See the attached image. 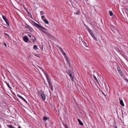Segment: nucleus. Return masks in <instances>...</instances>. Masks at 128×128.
<instances>
[{"label": "nucleus", "mask_w": 128, "mask_h": 128, "mask_svg": "<svg viewBox=\"0 0 128 128\" xmlns=\"http://www.w3.org/2000/svg\"><path fill=\"white\" fill-rule=\"evenodd\" d=\"M33 25L35 26L36 27H37V28H38L39 30H40L42 31V32H43L45 33L46 34H47V32H46V31L44 30H43L42 29H40V28H41L43 29L44 30H47L45 28H44L42 26L40 25H38V24L37 23H36L35 22H34V21H32V24Z\"/></svg>", "instance_id": "1"}, {"label": "nucleus", "mask_w": 128, "mask_h": 128, "mask_svg": "<svg viewBox=\"0 0 128 128\" xmlns=\"http://www.w3.org/2000/svg\"><path fill=\"white\" fill-rule=\"evenodd\" d=\"M23 40L26 42H27L28 41V37L27 36H24V37Z\"/></svg>", "instance_id": "2"}, {"label": "nucleus", "mask_w": 128, "mask_h": 128, "mask_svg": "<svg viewBox=\"0 0 128 128\" xmlns=\"http://www.w3.org/2000/svg\"><path fill=\"white\" fill-rule=\"evenodd\" d=\"M18 97H19L22 100H23L26 103L27 102V101L24 98H23L22 96L18 95Z\"/></svg>", "instance_id": "3"}, {"label": "nucleus", "mask_w": 128, "mask_h": 128, "mask_svg": "<svg viewBox=\"0 0 128 128\" xmlns=\"http://www.w3.org/2000/svg\"><path fill=\"white\" fill-rule=\"evenodd\" d=\"M40 96L43 100H45L46 99V96L43 94H40Z\"/></svg>", "instance_id": "4"}, {"label": "nucleus", "mask_w": 128, "mask_h": 128, "mask_svg": "<svg viewBox=\"0 0 128 128\" xmlns=\"http://www.w3.org/2000/svg\"><path fill=\"white\" fill-rule=\"evenodd\" d=\"M84 24L86 28L88 30L89 32H91V30L89 28H88V26H87L85 24Z\"/></svg>", "instance_id": "5"}, {"label": "nucleus", "mask_w": 128, "mask_h": 128, "mask_svg": "<svg viewBox=\"0 0 128 128\" xmlns=\"http://www.w3.org/2000/svg\"><path fill=\"white\" fill-rule=\"evenodd\" d=\"M27 28L29 29L31 32H32L34 30L33 28L29 25L27 26Z\"/></svg>", "instance_id": "6"}, {"label": "nucleus", "mask_w": 128, "mask_h": 128, "mask_svg": "<svg viewBox=\"0 0 128 128\" xmlns=\"http://www.w3.org/2000/svg\"><path fill=\"white\" fill-rule=\"evenodd\" d=\"M120 104L122 106H124V103L123 100H120Z\"/></svg>", "instance_id": "7"}, {"label": "nucleus", "mask_w": 128, "mask_h": 128, "mask_svg": "<svg viewBox=\"0 0 128 128\" xmlns=\"http://www.w3.org/2000/svg\"><path fill=\"white\" fill-rule=\"evenodd\" d=\"M78 120L79 122V124L81 126H83V122L79 119H78Z\"/></svg>", "instance_id": "8"}, {"label": "nucleus", "mask_w": 128, "mask_h": 128, "mask_svg": "<svg viewBox=\"0 0 128 128\" xmlns=\"http://www.w3.org/2000/svg\"><path fill=\"white\" fill-rule=\"evenodd\" d=\"M89 33L90 34L91 36H92V37L93 38H94L95 39V36L93 34V33L92 32L91 30V32H89Z\"/></svg>", "instance_id": "9"}, {"label": "nucleus", "mask_w": 128, "mask_h": 128, "mask_svg": "<svg viewBox=\"0 0 128 128\" xmlns=\"http://www.w3.org/2000/svg\"><path fill=\"white\" fill-rule=\"evenodd\" d=\"M49 119V118H48L46 116L44 117L43 118V120L44 121H46V120H48Z\"/></svg>", "instance_id": "10"}, {"label": "nucleus", "mask_w": 128, "mask_h": 128, "mask_svg": "<svg viewBox=\"0 0 128 128\" xmlns=\"http://www.w3.org/2000/svg\"><path fill=\"white\" fill-rule=\"evenodd\" d=\"M65 58L66 60V61L68 62V64L69 65H70V62H69V60L68 59V57H67V56H66L65 57Z\"/></svg>", "instance_id": "11"}, {"label": "nucleus", "mask_w": 128, "mask_h": 128, "mask_svg": "<svg viewBox=\"0 0 128 128\" xmlns=\"http://www.w3.org/2000/svg\"><path fill=\"white\" fill-rule=\"evenodd\" d=\"M118 72L121 76H123L124 74L122 73V71L121 70L118 71Z\"/></svg>", "instance_id": "12"}, {"label": "nucleus", "mask_w": 128, "mask_h": 128, "mask_svg": "<svg viewBox=\"0 0 128 128\" xmlns=\"http://www.w3.org/2000/svg\"><path fill=\"white\" fill-rule=\"evenodd\" d=\"M72 74H69L68 75L70 76L72 80H73V79L74 78V77H73V76H72Z\"/></svg>", "instance_id": "13"}, {"label": "nucleus", "mask_w": 128, "mask_h": 128, "mask_svg": "<svg viewBox=\"0 0 128 128\" xmlns=\"http://www.w3.org/2000/svg\"><path fill=\"white\" fill-rule=\"evenodd\" d=\"M48 83L50 86H52V83L50 80L48 81Z\"/></svg>", "instance_id": "14"}, {"label": "nucleus", "mask_w": 128, "mask_h": 128, "mask_svg": "<svg viewBox=\"0 0 128 128\" xmlns=\"http://www.w3.org/2000/svg\"><path fill=\"white\" fill-rule=\"evenodd\" d=\"M33 48L34 49L36 50L38 49V48L37 46L36 45H34L33 46Z\"/></svg>", "instance_id": "15"}, {"label": "nucleus", "mask_w": 128, "mask_h": 128, "mask_svg": "<svg viewBox=\"0 0 128 128\" xmlns=\"http://www.w3.org/2000/svg\"><path fill=\"white\" fill-rule=\"evenodd\" d=\"M93 76L94 78V79L98 83V80L96 76L94 75H93Z\"/></svg>", "instance_id": "16"}, {"label": "nucleus", "mask_w": 128, "mask_h": 128, "mask_svg": "<svg viewBox=\"0 0 128 128\" xmlns=\"http://www.w3.org/2000/svg\"><path fill=\"white\" fill-rule=\"evenodd\" d=\"M7 126L9 128H15L14 127L11 125H8Z\"/></svg>", "instance_id": "17"}, {"label": "nucleus", "mask_w": 128, "mask_h": 128, "mask_svg": "<svg viewBox=\"0 0 128 128\" xmlns=\"http://www.w3.org/2000/svg\"><path fill=\"white\" fill-rule=\"evenodd\" d=\"M83 44L84 45V46L86 47H88L87 44V42H83Z\"/></svg>", "instance_id": "18"}, {"label": "nucleus", "mask_w": 128, "mask_h": 128, "mask_svg": "<svg viewBox=\"0 0 128 128\" xmlns=\"http://www.w3.org/2000/svg\"><path fill=\"white\" fill-rule=\"evenodd\" d=\"M44 21L46 24H48L49 23V22L47 19L44 20Z\"/></svg>", "instance_id": "19"}, {"label": "nucleus", "mask_w": 128, "mask_h": 128, "mask_svg": "<svg viewBox=\"0 0 128 128\" xmlns=\"http://www.w3.org/2000/svg\"><path fill=\"white\" fill-rule=\"evenodd\" d=\"M110 15V16H112L113 15V13L112 12L110 11H109Z\"/></svg>", "instance_id": "20"}, {"label": "nucleus", "mask_w": 128, "mask_h": 128, "mask_svg": "<svg viewBox=\"0 0 128 128\" xmlns=\"http://www.w3.org/2000/svg\"><path fill=\"white\" fill-rule=\"evenodd\" d=\"M72 72L70 70H68V74H72Z\"/></svg>", "instance_id": "21"}, {"label": "nucleus", "mask_w": 128, "mask_h": 128, "mask_svg": "<svg viewBox=\"0 0 128 128\" xmlns=\"http://www.w3.org/2000/svg\"><path fill=\"white\" fill-rule=\"evenodd\" d=\"M1 15L2 16V18L4 20L6 19V17L3 15L2 14H1Z\"/></svg>", "instance_id": "22"}, {"label": "nucleus", "mask_w": 128, "mask_h": 128, "mask_svg": "<svg viewBox=\"0 0 128 128\" xmlns=\"http://www.w3.org/2000/svg\"><path fill=\"white\" fill-rule=\"evenodd\" d=\"M24 9L26 10V11L28 13V14H30V12H28V9L27 8H24Z\"/></svg>", "instance_id": "23"}, {"label": "nucleus", "mask_w": 128, "mask_h": 128, "mask_svg": "<svg viewBox=\"0 0 128 128\" xmlns=\"http://www.w3.org/2000/svg\"><path fill=\"white\" fill-rule=\"evenodd\" d=\"M42 18V20L44 21V20H45L46 19L44 16V15L42 16H41Z\"/></svg>", "instance_id": "24"}, {"label": "nucleus", "mask_w": 128, "mask_h": 128, "mask_svg": "<svg viewBox=\"0 0 128 128\" xmlns=\"http://www.w3.org/2000/svg\"><path fill=\"white\" fill-rule=\"evenodd\" d=\"M4 34H5L9 38H11V37H10V36L8 34H7V33H4Z\"/></svg>", "instance_id": "25"}, {"label": "nucleus", "mask_w": 128, "mask_h": 128, "mask_svg": "<svg viewBox=\"0 0 128 128\" xmlns=\"http://www.w3.org/2000/svg\"><path fill=\"white\" fill-rule=\"evenodd\" d=\"M104 85L105 86V88L106 89H108V87H107V86L106 83L105 82H104Z\"/></svg>", "instance_id": "26"}, {"label": "nucleus", "mask_w": 128, "mask_h": 128, "mask_svg": "<svg viewBox=\"0 0 128 128\" xmlns=\"http://www.w3.org/2000/svg\"><path fill=\"white\" fill-rule=\"evenodd\" d=\"M7 86H8V87L10 88V89H12V88L10 86L9 84L8 83H7Z\"/></svg>", "instance_id": "27"}, {"label": "nucleus", "mask_w": 128, "mask_h": 128, "mask_svg": "<svg viewBox=\"0 0 128 128\" xmlns=\"http://www.w3.org/2000/svg\"><path fill=\"white\" fill-rule=\"evenodd\" d=\"M60 51L62 52V53H63L64 52V50H62V48L61 47H60Z\"/></svg>", "instance_id": "28"}, {"label": "nucleus", "mask_w": 128, "mask_h": 128, "mask_svg": "<svg viewBox=\"0 0 128 128\" xmlns=\"http://www.w3.org/2000/svg\"><path fill=\"white\" fill-rule=\"evenodd\" d=\"M6 24H7V25L8 26H10V24H9V22L8 21H7V22H6Z\"/></svg>", "instance_id": "29"}, {"label": "nucleus", "mask_w": 128, "mask_h": 128, "mask_svg": "<svg viewBox=\"0 0 128 128\" xmlns=\"http://www.w3.org/2000/svg\"><path fill=\"white\" fill-rule=\"evenodd\" d=\"M76 14H77L79 15L80 14V11L78 10L76 12Z\"/></svg>", "instance_id": "30"}, {"label": "nucleus", "mask_w": 128, "mask_h": 128, "mask_svg": "<svg viewBox=\"0 0 128 128\" xmlns=\"http://www.w3.org/2000/svg\"><path fill=\"white\" fill-rule=\"evenodd\" d=\"M33 38H33L32 39V40H33L34 41H36V38L35 37H33Z\"/></svg>", "instance_id": "31"}, {"label": "nucleus", "mask_w": 128, "mask_h": 128, "mask_svg": "<svg viewBox=\"0 0 128 128\" xmlns=\"http://www.w3.org/2000/svg\"><path fill=\"white\" fill-rule=\"evenodd\" d=\"M40 12L41 15L44 14V12L42 11H40Z\"/></svg>", "instance_id": "32"}, {"label": "nucleus", "mask_w": 128, "mask_h": 128, "mask_svg": "<svg viewBox=\"0 0 128 128\" xmlns=\"http://www.w3.org/2000/svg\"><path fill=\"white\" fill-rule=\"evenodd\" d=\"M44 74H45L46 77L48 76V74H47V73L46 72H44Z\"/></svg>", "instance_id": "33"}, {"label": "nucleus", "mask_w": 128, "mask_h": 128, "mask_svg": "<svg viewBox=\"0 0 128 128\" xmlns=\"http://www.w3.org/2000/svg\"><path fill=\"white\" fill-rule=\"evenodd\" d=\"M46 77V79L47 80V81L48 82V81H49V80H50L48 76Z\"/></svg>", "instance_id": "34"}, {"label": "nucleus", "mask_w": 128, "mask_h": 128, "mask_svg": "<svg viewBox=\"0 0 128 128\" xmlns=\"http://www.w3.org/2000/svg\"><path fill=\"white\" fill-rule=\"evenodd\" d=\"M101 92L105 96H106V95H105V94L104 93V92L102 91H101Z\"/></svg>", "instance_id": "35"}, {"label": "nucleus", "mask_w": 128, "mask_h": 128, "mask_svg": "<svg viewBox=\"0 0 128 128\" xmlns=\"http://www.w3.org/2000/svg\"><path fill=\"white\" fill-rule=\"evenodd\" d=\"M117 70L118 71H118H119L120 70H120V68L119 67H117Z\"/></svg>", "instance_id": "36"}, {"label": "nucleus", "mask_w": 128, "mask_h": 128, "mask_svg": "<svg viewBox=\"0 0 128 128\" xmlns=\"http://www.w3.org/2000/svg\"><path fill=\"white\" fill-rule=\"evenodd\" d=\"M50 87L51 90H52L53 91V87L52 86H50Z\"/></svg>", "instance_id": "37"}, {"label": "nucleus", "mask_w": 128, "mask_h": 128, "mask_svg": "<svg viewBox=\"0 0 128 128\" xmlns=\"http://www.w3.org/2000/svg\"><path fill=\"white\" fill-rule=\"evenodd\" d=\"M62 54L64 56H65L66 57V56H67L66 54V53L64 52Z\"/></svg>", "instance_id": "38"}, {"label": "nucleus", "mask_w": 128, "mask_h": 128, "mask_svg": "<svg viewBox=\"0 0 128 128\" xmlns=\"http://www.w3.org/2000/svg\"><path fill=\"white\" fill-rule=\"evenodd\" d=\"M124 80L127 82L128 83V80L126 78H125Z\"/></svg>", "instance_id": "39"}, {"label": "nucleus", "mask_w": 128, "mask_h": 128, "mask_svg": "<svg viewBox=\"0 0 128 128\" xmlns=\"http://www.w3.org/2000/svg\"><path fill=\"white\" fill-rule=\"evenodd\" d=\"M64 127L65 128H68V126L67 125H64Z\"/></svg>", "instance_id": "40"}, {"label": "nucleus", "mask_w": 128, "mask_h": 128, "mask_svg": "<svg viewBox=\"0 0 128 128\" xmlns=\"http://www.w3.org/2000/svg\"><path fill=\"white\" fill-rule=\"evenodd\" d=\"M39 67V68H40V69L42 71H43L44 70L42 68H41V67H40L39 66H38Z\"/></svg>", "instance_id": "41"}, {"label": "nucleus", "mask_w": 128, "mask_h": 128, "mask_svg": "<svg viewBox=\"0 0 128 128\" xmlns=\"http://www.w3.org/2000/svg\"><path fill=\"white\" fill-rule=\"evenodd\" d=\"M28 36H29V37H30V38H31V36L30 35H29V34H28Z\"/></svg>", "instance_id": "42"}, {"label": "nucleus", "mask_w": 128, "mask_h": 128, "mask_svg": "<svg viewBox=\"0 0 128 128\" xmlns=\"http://www.w3.org/2000/svg\"><path fill=\"white\" fill-rule=\"evenodd\" d=\"M4 45L5 46H6V43H4Z\"/></svg>", "instance_id": "43"}, {"label": "nucleus", "mask_w": 128, "mask_h": 128, "mask_svg": "<svg viewBox=\"0 0 128 128\" xmlns=\"http://www.w3.org/2000/svg\"><path fill=\"white\" fill-rule=\"evenodd\" d=\"M4 21L6 22L8 21L7 19H6V20H5Z\"/></svg>", "instance_id": "44"}, {"label": "nucleus", "mask_w": 128, "mask_h": 128, "mask_svg": "<svg viewBox=\"0 0 128 128\" xmlns=\"http://www.w3.org/2000/svg\"><path fill=\"white\" fill-rule=\"evenodd\" d=\"M4 21L6 22L8 21L7 19H6V20H5Z\"/></svg>", "instance_id": "45"}, {"label": "nucleus", "mask_w": 128, "mask_h": 128, "mask_svg": "<svg viewBox=\"0 0 128 128\" xmlns=\"http://www.w3.org/2000/svg\"><path fill=\"white\" fill-rule=\"evenodd\" d=\"M18 128H21V127H20V126H19L18 127Z\"/></svg>", "instance_id": "46"}, {"label": "nucleus", "mask_w": 128, "mask_h": 128, "mask_svg": "<svg viewBox=\"0 0 128 128\" xmlns=\"http://www.w3.org/2000/svg\"><path fill=\"white\" fill-rule=\"evenodd\" d=\"M115 128H117V127L116 126H115Z\"/></svg>", "instance_id": "47"}]
</instances>
